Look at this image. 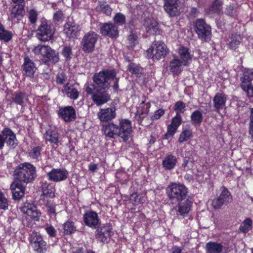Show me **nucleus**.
<instances>
[{
    "instance_id": "nucleus-1",
    "label": "nucleus",
    "mask_w": 253,
    "mask_h": 253,
    "mask_svg": "<svg viewBox=\"0 0 253 253\" xmlns=\"http://www.w3.org/2000/svg\"><path fill=\"white\" fill-rule=\"evenodd\" d=\"M15 180L27 184L33 181L37 176L36 167L29 163L18 165L14 172Z\"/></svg>"
},
{
    "instance_id": "nucleus-2",
    "label": "nucleus",
    "mask_w": 253,
    "mask_h": 253,
    "mask_svg": "<svg viewBox=\"0 0 253 253\" xmlns=\"http://www.w3.org/2000/svg\"><path fill=\"white\" fill-rule=\"evenodd\" d=\"M166 191L169 199L175 202L184 200L188 193V189L184 184L176 182H171Z\"/></svg>"
},
{
    "instance_id": "nucleus-3",
    "label": "nucleus",
    "mask_w": 253,
    "mask_h": 253,
    "mask_svg": "<svg viewBox=\"0 0 253 253\" xmlns=\"http://www.w3.org/2000/svg\"><path fill=\"white\" fill-rule=\"evenodd\" d=\"M147 57L153 60L165 58L169 53L167 45L161 41H155L147 50Z\"/></svg>"
},
{
    "instance_id": "nucleus-4",
    "label": "nucleus",
    "mask_w": 253,
    "mask_h": 253,
    "mask_svg": "<svg viewBox=\"0 0 253 253\" xmlns=\"http://www.w3.org/2000/svg\"><path fill=\"white\" fill-rule=\"evenodd\" d=\"M116 76V73L114 70H103L94 75L93 80L98 87L105 89L109 87L111 80Z\"/></svg>"
},
{
    "instance_id": "nucleus-5",
    "label": "nucleus",
    "mask_w": 253,
    "mask_h": 253,
    "mask_svg": "<svg viewBox=\"0 0 253 253\" xmlns=\"http://www.w3.org/2000/svg\"><path fill=\"white\" fill-rule=\"evenodd\" d=\"M55 31V27L51 22L45 20L39 26L36 36L40 41L47 42L53 38Z\"/></svg>"
},
{
    "instance_id": "nucleus-6",
    "label": "nucleus",
    "mask_w": 253,
    "mask_h": 253,
    "mask_svg": "<svg viewBox=\"0 0 253 253\" xmlns=\"http://www.w3.org/2000/svg\"><path fill=\"white\" fill-rule=\"evenodd\" d=\"M241 80L242 88L246 91L249 97H253V85L251 83L253 80V70L245 69Z\"/></svg>"
},
{
    "instance_id": "nucleus-7",
    "label": "nucleus",
    "mask_w": 253,
    "mask_h": 253,
    "mask_svg": "<svg viewBox=\"0 0 253 253\" xmlns=\"http://www.w3.org/2000/svg\"><path fill=\"white\" fill-rule=\"evenodd\" d=\"M98 36L94 32H88L83 38L81 44L83 50L86 53L92 52L94 48Z\"/></svg>"
},
{
    "instance_id": "nucleus-8",
    "label": "nucleus",
    "mask_w": 253,
    "mask_h": 253,
    "mask_svg": "<svg viewBox=\"0 0 253 253\" xmlns=\"http://www.w3.org/2000/svg\"><path fill=\"white\" fill-rule=\"evenodd\" d=\"M30 240L32 248L37 253H44L46 252L47 245L41 235L33 233Z\"/></svg>"
},
{
    "instance_id": "nucleus-9",
    "label": "nucleus",
    "mask_w": 253,
    "mask_h": 253,
    "mask_svg": "<svg viewBox=\"0 0 253 253\" xmlns=\"http://www.w3.org/2000/svg\"><path fill=\"white\" fill-rule=\"evenodd\" d=\"M68 174V172L65 169L54 168L47 173V176L49 181L58 182L66 180Z\"/></svg>"
},
{
    "instance_id": "nucleus-10",
    "label": "nucleus",
    "mask_w": 253,
    "mask_h": 253,
    "mask_svg": "<svg viewBox=\"0 0 253 253\" xmlns=\"http://www.w3.org/2000/svg\"><path fill=\"white\" fill-rule=\"evenodd\" d=\"M221 193L219 196L213 200L212 206L215 209L221 208L224 204H227L232 201V198L230 192L225 187L221 188Z\"/></svg>"
},
{
    "instance_id": "nucleus-11",
    "label": "nucleus",
    "mask_w": 253,
    "mask_h": 253,
    "mask_svg": "<svg viewBox=\"0 0 253 253\" xmlns=\"http://www.w3.org/2000/svg\"><path fill=\"white\" fill-rule=\"evenodd\" d=\"M195 28L198 37L202 40H206L211 35V27L203 19L197 20Z\"/></svg>"
},
{
    "instance_id": "nucleus-12",
    "label": "nucleus",
    "mask_w": 253,
    "mask_h": 253,
    "mask_svg": "<svg viewBox=\"0 0 253 253\" xmlns=\"http://www.w3.org/2000/svg\"><path fill=\"white\" fill-rule=\"evenodd\" d=\"M164 8L169 16L173 17L179 13L180 2L179 0H164Z\"/></svg>"
},
{
    "instance_id": "nucleus-13",
    "label": "nucleus",
    "mask_w": 253,
    "mask_h": 253,
    "mask_svg": "<svg viewBox=\"0 0 253 253\" xmlns=\"http://www.w3.org/2000/svg\"><path fill=\"white\" fill-rule=\"evenodd\" d=\"M116 116L115 107L101 108L97 113V117L101 122H107L112 120Z\"/></svg>"
},
{
    "instance_id": "nucleus-14",
    "label": "nucleus",
    "mask_w": 253,
    "mask_h": 253,
    "mask_svg": "<svg viewBox=\"0 0 253 253\" xmlns=\"http://www.w3.org/2000/svg\"><path fill=\"white\" fill-rule=\"evenodd\" d=\"M120 126L119 130L120 131V137L124 141H126L130 136L132 131L131 123L127 119H121L119 121Z\"/></svg>"
},
{
    "instance_id": "nucleus-15",
    "label": "nucleus",
    "mask_w": 253,
    "mask_h": 253,
    "mask_svg": "<svg viewBox=\"0 0 253 253\" xmlns=\"http://www.w3.org/2000/svg\"><path fill=\"white\" fill-rule=\"evenodd\" d=\"M177 202V214L185 217L191 211L193 203L191 198H186L183 201H178Z\"/></svg>"
},
{
    "instance_id": "nucleus-16",
    "label": "nucleus",
    "mask_w": 253,
    "mask_h": 253,
    "mask_svg": "<svg viewBox=\"0 0 253 253\" xmlns=\"http://www.w3.org/2000/svg\"><path fill=\"white\" fill-rule=\"evenodd\" d=\"M26 185L16 180H14L11 183L10 189L12 193V198L14 200H20L24 196Z\"/></svg>"
},
{
    "instance_id": "nucleus-17",
    "label": "nucleus",
    "mask_w": 253,
    "mask_h": 253,
    "mask_svg": "<svg viewBox=\"0 0 253 253\" xmlns=\"http://www.w3.org/2000/svg\"><path fill=\"white\" fill-rule=\"evenodd\" d=\"M23 74L27 77L33 78L37 70L34 62L28 56L24 59V63L22 65Z\"/></svg>"
},
{
    "instance_id": "nucleus-18",
    "label": "nucleus",
    "mask_w": 253,
    "mask_h": 253,
    "mask_svg": "<svg viewBox=\"0 0 253 253\" xmlns=\"http://www.w3.org/2000/svg\"><path fill=\"white\" fill-rule=\"evenodd\" d=\"M21 211L35 221H38L40 219L41 212L38 210L37 207L33 204L25 203L21 208Z\"/></svg>"
},
{
    "instance_id": "nucleus-19",
    "label": "nucleus",
    "mask_w": 253,
    "mask_h": 253,
    "mask_svg": "<svg viewBox=\"0 0 253 253\" xmlns=\"http://www.w3.org/2000/svg\"><path fill=\"white\" fill-rule=\"evenodd\" d=\"M84 221L86 225L96 228L99 224V218L97 213L90 211L86 212L83 216Z\"/></svg>"
},
{
    "instance_id": "nucleus-20",
    "label": "nucleus",
    "mask_w": 253,
    "mask_h": 253,
    "mask_svg": "<svg viewBox=\"0 0 253 253\" xmlns=\"http://www.w3.org/2000/svg\"><path fill=\"white\" fill-rule=\"evenodd\" d=\"M177 53L180 60L183 63V66H188L192 62L193 55L189 49L184 46H180L177 49Z\"/></svg>"
},
{
    "instance_id": "nucleus-21",
    "label": "nucleus",
    "mask_w": 253,
    "mask_h": 253,
    "mask_svg": "<svg viewBox=\"0 0 253 253\" xmlns=\"http://www.w3.org/2000/svg\"><path fill=\"white\" fill-rule=\"evenodd\" d=\"M58 115L66 122H70L76 118V111L72 106L60 107Z\"/></svg>"
},
{
    "instance_id": "nucleus-22",
    "label": "nucleus",
    "mask_w": 253,
    "mask_h": 253,
    "mask_svg": "<svg viewBox=\"0 0 253 253\" xmlns=\"http://www.w3.org/2000/svg\"><path fill=\"white\" fill-rule=\"evenodd\" d=\"M79 25L72 22H67L64 26V33L68 37L77 38L80 35Z\"/></svg>"
},
{
    "instance_id": "nucleus-23",
    "label": "nucleus",
    "mask_w": 253,
    "mask_h": 253,
    "mask_svg": "<svg viewBox=\"0 0 253 253\" xmlns=\"http://www.w3.org/2000/svg\"><path fill=\"white\" fill-rule=\"evenodd\" d=\"M100 32L103 35L110 38H117L119 34L118 27L112 23L104 24L101 27Z\"/></svg>"
},
{
    "instance_id": "nucleus-24",
    "label": "nucleus",
    "mask_w": 253,
    "mask_h": 253,
    "mask_svg": "<svg viewBox=\"0 0 253 253\" xmlns=\"http://www.w3.org/2000/svg\"><path fill=\"white\" fill-rule=\"evenodd\" d=\"M92 99L97 106H100L106 103L110 100V97L105 89H99L95 94H93Z\"/></svg>"
},
{
    "instance_id": "nucleus-25",
    "label": "nucleus",
    "mask_w": 253,
    "mask_h": 253,
    "mask_svg": "<svg viewBox=\"0 0 253 253\" xmlns=\"http://www.w3.org/2000/svg\"><path fill=\"white\" fill-rule=\"evenodd\" d=\"M42 194L41 199L48 200V198H53L55 197V189L54 186L47 182H43L41 186Z\"/></svg>"
},
{
    "instance_id": "nucleus-26",
    "label": "nucleus",
    "mask_w": 253,
    "mask_h": 253,
    "mask_svg": "<svg viewBox=\"0 0 253 253\" xmlns=\"http://www.w3.org/2000/svg\"><path fill=\"white\" fill-rule=\"evenodd\" d=\"M25 14L24 5L16 4L11 9L10 18L12 21H19Z\"/></svg>"
},
{
    "instance_id": "nucleus-27",
    "label": "nucleus",
    "mask_w": 253,
    "mask_h": 253,
    "mask_svg": "<svg viewBox=\"0 0 253 253\" xmlns=\"http://www.w3.org/2000/svg\"><path fill=\"white\" fill-rule=\"evenodd\" d=\"M102 130L104 134L111 138L120 136L119 126L114 123H108L103 126Z\"/></svg>"
},
{
    "instance_id": "nucleus-28",
    "label": "nucleus",
    "mask_w": 253,
    "mask_h": 253,
    "mask_svg": "<svg viewBox=\"0 0 253 253\" xmlns=\"http://www.w3.org/2000/svg\"><path fill=\"white\" fill-rule=\"evenodd\" d=\"M2 134L4 136L5 142L12 148L17 145L16 136L13 131L9 128H5L2 131Z\"/></svg>"
},
{
    "instance_id": "nucleus-29",
    "label": "nucleus",
    "mask_w": 253,
    "mask_h": 253,
    "mask_svg": "<svg viewBox=\"0 0 253 253\" xmlns=\"http://www.w3.org/2000/svg\"><path fill=\"white\" fill-rule=\"evenodd\" d=\"M62 92L64 95L74 100L77 99L79 95V92L78 89L74 85L69 83L63 85Z\"/></svg>"
},
{
    "instance_id": "nucleus-30",
    "label": "nucleus",
    "mask_w": 253,
    "mask_h": 253,
    "mask_svg": "<svg viewBox=\"0 0 253 253\" xmlns=\"http://www.w3.org/2000/svg\"><path fill=\"white\" fill-rule=\"evenodd\" d=\"M226 100L227 97L225 94L222 93H218L215 94L213 97V106L217 112L220 109L225 107Z\"/></svg>"
},
{
    "instance_id": "nucleus-31",
    "label": "nucleus",
    "mask_w": 253,
    "mask_h": 253,
    "mask_svg": "<svg viewBox=\"0 0 253 253\" xmlns=\"http://www.w3.org/2000/svg\"><path fill=\"white\" fill-rule=\"evenodd\" d=\"M177 163V159L172 154H169L164 158L162 161V166L165 170L173 169Z\"/></svg>"
},
{
    "instance_id": "nucleus-32",
    "label": "nucleus",
    "mask_w": 253,
    "mask_h": 253,
    "mask_svg": "<svg viewBox=\"0 0 253 253\" xmlns=\"http://www.w3.org/2000/svg\"><path fill=\"white\" fill-rule=\"evenodd\" d=\"M183 63L177 58L172 59L169 64L170 71L174 75H179L183 70Z\"/></svg>"
},
{
    "instance_id": "nucleus-33",
    "label": "nucleus",
    "mask_w": 253,
    "mask_h": 253,
    "mask_svg": "<svg viewBox=\"0 0 253 253\" xmlns=\"http://www.w3.org/2000/svg\"><path fill=\"white\" fill-rule=\"evenodd\" d=\"M223 1L221 0H214L211 6L206 9V12L209 15L213 14H219L222 12Z\"/></svg>"
},
{
    "instance_id": "nucleus-34",
    "label": "nucleus",
    "mask_w": 253,
    "mask_h": 253,
    "mask_svg": "<svg viewBox=\"0 0 253 253\" xmlns=\"http://www.w3.org/2000/svg\"><path fill=\"white\" fill-rule=\"evenodd\" d=\"M27 100V96L25 93L21 91H16L12 94V97L10 101V103H14L23 106Z\"/></svg>"
},
{
    "instance_id": "nucleus-35",
    "label": "nucleus",
    "mask_w": 253,
    "mask_h": 253,
    "mask_svg": "<svg viewBox=\"0 0 253 253\" xmlns=\"http://www.w3.org/2000/svg\"><path fill=\"white\" fill-rule=\"evenodd\" d=\"M223 246L220 243L215 242H209L206 245V250L207 253H221Z\"/></svg>"
},
{
    "instance_id": "nucleus-36",
    "label": "nucleus",
    "mask_w": 253,
    "mask_h": 253,
    "mask_svg": "<svg viewBox=\"0 0 253 253\" xmlns=\"http://www.w3.org/2000/svg\"><path fill=\"white\" fill-rule=\"evenodd\" d=\"M145 30L147 33L154 34L158 30V23L154 19H149L145 21L144 24Z\"/></svg>"
},
{
    "instance_id": "nucleus-37",
    "label": "nucleus",
    "mask_w": 253,
    "mask_h": 253,
    "mask_svg": "<svg viewBox=\"0 0 253 253\" xmlns=\"http://www.w3.org/2000/svg\"><path fill=\"white\" fill-rule=\"evenodd\" d=\"M50 48L48 45L39 44L33 48V52L37 55L46 57Z\"/></svg>"
},
{
    "instance_id": "nucleus-38",
    "label": "nucleus",
    "mask_w": 253,
    "mask_h": 253,
    "mask_svg": "<svg viewBox=\"0 0 253 253\" xmlns=\"http://www.w3.org/2000/svg\"><path fill=\"white\" fill-rule=\"evenodd\" d=\"M130 201L134 205L142 204L146 201V197L144 194L133 193L130 195Z\"/></svg>"
},
{
    "instance_id": "nucleus-39",
    "label": "nucleus",
    "mask_w": 253,
    "mask_h": 253,
    "mask_svg": "<svg viewBox=\"0 0 253 253\" xmlns=\"http://www.w3.org/2000/svg\"><path fill=\"white\" fill-rule=\"evenodd\" d=\"M45 139L50 143L57 144L59 141V133L54 131H46L44 134Z\"/></svg>"
},
{
    "instance_id": "nucleus-40",
    "label": "nucleus",
    "mask_w": 253,
    "mask_h": 253,
    "mask_svg": "<svg viewBox=\"0 0 253 253\" xmlns=\"http://www.w3.org/2000/svg\"><path fill=\"white\" fill-rule=\"evenodd\" d=\"M241 41L239 35H233L230 39V41L227 43V47L230 49H235L239 44Z\"/></svg>"
},
{
    "instance_id": "nucleus-41",
    "label": "nucleus",
    "mask_w": 253,
    "mask_h": 253,
    "mask_svg": "<svg viewBox=\"0 0 253 253\" xmlns=\"http://www.w3.org/2000/svg\"><path fill=\"white\" fill-rule=\"evenodd\" d=\"M12 33L10 31L5 30L3 26L0 23V40L5 42L9 41L12 37Z\"/></svg>"
},
{
    "instance_id": "nucleus-42",
    "label": "nucleus",
    "mask_w": 253,
    "mask_h": 253,
    "mask_svg": "<svg viewBox=\"0 0 253 253\" xmlns=\"http://www.w3.org/2000/svg\"><path fill=\"white\" fill-rule=\"evenodd\" d=\"M64 232L65 234H71L76 230L74 223L71 220H67L63 224Z\"/></svg>"
},
{
    "instance_id": "nucleus-43",
    "label": "nucleus",
    "mask_w": 253,
    "mask_h": 253,
    "mask_svg": "<svg viewBox=\"0 0 253 253\" xmlns=\"http://www.w3.org/2000/svg\"><path fill=\"white\" fill-rule=\"evenodd\" d=\"M98 10L102 12L107 16L111 14L112 9L106 2H100L97 7Z\"/></svg>"
},
{
    "instance_id": "nucleus-44",
    "label": "nucleus",
    "mask_w": 253,
    "mask_h": 253,
    "mask_svg": "<svg viewBox=\"0 0 253 253\" xmlns=\"http://www.w3.org/2000/svg\"><path fill=\"white\" fill-rule=\"evenodd\" d=\"M192 122L194 125H199L203 120L202 113L199 110L194 111L191 116Z\"/></svg>"
},
{
    "instance_id": "nucleus-45",
    "label": "nucleus",
    "mask_w": 253,
    "mask_h": 253,
    "mask_svg": "<svg viewBox=\"0 0 253 253\" xmlns=\"http://www.w3.org/2000/svg\"><path fill=\"white\" fill-rule=\"evenodd\" d=\"M42 148L40 146L33 147L29 152V156L31 158L39 161L41 158V152Z\"/></svg>"
},
{
    "instance_id": "nucleus-46",
    "label": "nucleus",
    "mask_w": 253,
    "mask_h": 253,
    "mask_svg": "<svg viewBox=\"0 0 253 253\" xmlns=\"http://www.w3.org/2000/svg\"><path fill=\"white\" fill-rule=\"evenodd\" d=\"M46 58L52 63H56L59 60V53L51 48Z\"/></svg>"
},
{
    "instance_id": "nucleus-47",
    "label": "nucleus",
    "mask_w": 253,
    "mask_h": 253,
    "mask_svg": "<svg viewBox=\"0 0 253 253\" xmlns=\"http://www.w3.org/2000/svg\"><path fill=\"white\" fill-rule=\"evenodd\" d=\"M252 220L250 218L246 219L240 226V230L243 233H247L252 228Z\"/></svg>"
},
{
    "instance_id": "nucleus-48",
    "label": "nucleus",
    "mask_w": 253,
    "mask_h": 253,
    "mask_svg": "<svg viewBox=\"0 0 253 253\" xmlns=\"http://www.w3.org/2000/svg\"><path fill=\"white\" fill-rule=\"evenodd\" d=\"M192 136V131L189 129H186L183 130L180 133L178 141L182 143L184 141H187Z\"/></svg>"
},
{
    "instance_id": "nucleus-49",
    "label": "nucleus",
    "mask_w": 253,
    "mask_h": 253,
    "mask_svg": "<svg viewBox=\"0 0 253 253\" xmlns=\"http://www.w3.org/2000/svg\"><path fill=\"white\" fill-rule=\"evenodd\" d=\"M8 201L3 193L0 190V210H6L8 209Z\"/></svg>"
},
{
    "instance_id": "nucleus-50",
    "label": "nucleus",
    "mask_w": 253,
    "mask_h": 253,
    "mask_svg": "<svg viewBox=\"0 0 253 253\" xmlns=\"http://www.w3.org/2000/svg\"><path fill=\"white\" fill-rule=\"evenodd\" d=\"M114 23L119 26L124 25L126 22V17L121 13H117L113 18Z\"/></svg>"
},
{
    "instance_id": "nucleus-51",
    "label": "nucleus",
    "mask_w": 253,
    "mask_h": 253,
    "mask_svg": "<svg viewBox=\"0 0 253 253\" xmlns=\"http://www.w3.org/2000/svg\"><path fill=\"white\" fill-rule=\"evenodd\" d=\"M185 104L182 101H177L174 106V110L176 111V114L183 113L185 110Z\"/></svg>"
},
{
    "instance_id": "nucleus-52",
    "label": "nucleus",
    "mask_w": 253,
    "mask_h": 253,
    "mask_svg": "<svg viewBox=\"0 0 253 253\" xmlns=\"http://www.w3.org/2000/svg\"><path fill=\"white\" fill-rule=\"evenodd\" d=\"M129 71L132 74H139L141 72L140 67L133 63H130L128 67Z\"/></svg>"
},
{
    "instance_id": "nucleus-53",
    "label": "nucleus",
    "mask_w": 253,
    "mask_h": 253,
    "mask_svg": "<svg viewBox=\"0 0 253 253\" xmlns=\"http://www.w3.org/2000/svg\"><path fill=\"white\" fill-rule=\"evenodd\" d=\"M61 53L66 60H70L71 58L72 54V48L70 46H64L62 50Z\"/></svg>"
},
{
    "instance_id": "nucleus-54",
    "label": "nucleus",
    "mask_w": 253,
    "mask_h": 253,
    "mask_svg": "<svg viewBox=\"0 0 253 253\" xmlns=\"http://www.w3.org/2000/svg\"><path fill=\"white\" fill-rule=\"evenodd\" d=\"M128 41L129 42V47L132 48L136 44L138 43L137 37L136 35L133 33H131L128 37Z\"/></svg>"
},
{
    "instance_id": "nucleus-55",
    "label": "nucleus",
    "mask_w": 253,
    "mask_h": 253,
    "mask_svg": "<svg viewBox=\"0 0 253 253\" xmlns=\"http://www.w3.org/2000/svg\"><path fill=\"white\" fill-rule=\"evenodd\" d=\"M46 201L47 202L45 204V206L47 209L48 213L50 215H55V204L48 202V200H46Z\"/></svg>"
},
{
    "instance_id": "nucleus-56",
    "label": "nucleus",
    "mask_w": 253,
    "mask_h": 253,
    "mask_svg": "<svg viewBox=\"0 0 253 253\" xmlns=\"http://www.w3.org/2000/svg\"><path fill=\"white\" fill-rule=\"evenodd\" d=\"M99 230L103 233V234H105L106 237H110L112 235V228L108 224L103 226Z\"/></svg>"
},
{
    "instance_id": "nucleus-57",
    "label": "nucleus",
    "mask_w": 253,
    "mask_h": 253,
    "mask_svg": "<svg viewBox=\"0 0 253 253\" xmlns=\"http://www.w3.org/2000/svg\"><path fill=\"white\" fill-rule=\"evenodd\" d=\"M37 16L38 13L35 10L31 9L29 11V19L31 23L34 24L36 22L37 20Z\"/></svg>"
},
{
    "instance_id": "nucleus-58",
    "label": "nucleus",
    "mask_w": 253,
    "mask_h": 253,
    "mask_svg": "<svg viewBox=\"0 0 253 253\" xmlns=\"http://www.w3.org/2000/svg\"><path fill=\"white\" fill-rule=\"evenodd\" d=\"M99 89H97L95 85L94 84H89L86 87L85 91L88 94L91 95V96H93V94H95L97 90Z\"/></svg>"
},
{
    "instance_id": "nucleus-59",
    "label": "nucleus",
    "mask_w": 253,
    "mask_h": 253,
    "mask_svg": "<svg viewBox=\"0 0 253 253\" xmlns=\"http://www.w3.org/2000/svg\"><path fill=\"white\" fill-rule=\"evenodd\" d=\"M181 121L180 115L179 114H176V116L172 118L170 125L178 128L180 125Z\"/></svg>"
},
{
    "instance_id": "nucleus-60",
    "label": "nucleus",
    "mask_w": 253,
    "mask_h": 253,
    "mask_svg": "<svg viewBox=\"0 0 253 253\" xmlns=\"http://www.w3.org/2000/svg\"><path fill=\"white\" fill-rule=\"evenodd\" d=\"M64 19V15L63 12L59 10L56 12L53 15V20L55 21L59 22L62 21Z\"/></svg>"
},
{
    "instance_id": "nucleus-61",
    "label": "nucleus",
    "mask_w": 253,
    "mask_h": 253,
    "mask_svg": "<svg viewBox=\"0 0 253 253\" xmlns=\"http://www.w3.org/2000/svg\"><path fill=\"white\" fill-rule=\"evenodd\" d=\"M225 13L228 16H233L235 13V9L234 8V5L233 4H229L227 6Z\"/></svg>"
},
{
    "instance_id": "nucleus-62",
    "label": "nucleus",
    "mask_w": 253,
    "mask_h": 253,
    "mask_svg": "<svg viewBox=\"0 0 253 253\" xmlns=\"http://www.w3.org/2000/svg\"><path fill=\"white\" fill-rule=\"evenodd\" d=\"M178 128L176 127L172 126L171 125H169L168 126V130L166 133V135H169L172 136L176 132Z\"/></svg>"
},
{
    "instance_id": "nucleus-63",
    "label": "nucleus",
    "mask_w": 253,
    "mask_h": 253,
    "mask_svg": "<svg viewBox=\"0 0 253 253\" xmlns=\"http://www.w3.org/2000/svg\"><path fill=\"white\" fill-rule=\"evenodd\" d=\"M97 237L102 242H105L107 241V239L109 238V237H106L105 234H103L101 231L99 229L97 230Z\"/></svg>"
},
{
    "instance_id": "nucleus-64",
    "label": "nucleus",
    "mask_w": 253,
    "mask_h": 253,
    "mask_svg": "<svg viewBox=\"0 0 253 253\" xmlns=\"http://www.w3.org/2000/svg\"><path fill=\"white\" fill-rule=\"evenodd\" d=\"M45 230L47 234L51 237H54L56 234V231L52 226H47L45 228Z\"/></svg>"
}]
</instances>
